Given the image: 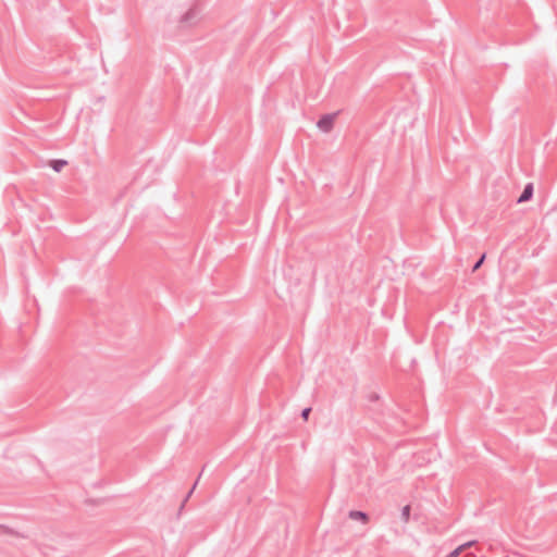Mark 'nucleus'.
<instances>
[{
	"label": "nucleus",
	"instance_id": "1",
	"mask_svg": "<svg viewBox=\"0 0 557 557\" xmlns=\"http://www.w3.org/2000/svg\"><path fill=\"white\" fill-rule=\"evenodd\" d=\"M200 14V9L198 8L197 4H194L191 5L187 12H185L181 18H180V23L183 25V26H190L193 24L196 23L198 16Z\"/></svg>",
	"mask_w": 557,
	"mask_h": 557
},
{
	"label": "nucleus",
	"instance_id": "2",
	"mask_svg": "<svg viewBox=\"0 0 557 557\" xmlns=\"http://www.w3.org/2000/svg\"><path fill=\"white\" fill-rule=\"evenodd\" d=\"M336 116V113H329V114H323L318 123H317V126L324 133H329L332 131L333 126H334V119Z\"/></svg>",
	"mask_w": 557,
	"mask_h": 557
},
{
	"label": "nucleus",
	"instance_id": "3",
	"mask_svg": "<svg viewBox=\"0 0 557 557\" xmlns=\"http://www.w3.org/2000/svg\"><path fill=\"white\" fill-rule=\"evenodd\" d=\"M533 193H534V187H533V184L532 183H528L522 193L520 194V196L518 197L517 199V202L518 203H523V202H528L532 199L533 197Z\"/></svg>",
	"mask_w": 557,
	"mask_h": 557
},
{
	"label": "nucleus",
	"instance_id": "4",
	"mask_svg": "<svg viewBox=\"0 0 557 557\" xmlns=\"http://www.w3.org/2000/svg\"><path fill=\"white\" fill-rule=\"evenodd\" d=\"M348 518L351 520L360 521L361 523L366 524L369 522V515L366 511L361 510H350L348 512Z\"/></svg>",
	"mask_w": 557,
	"mask_h": 557
},
{
	"label": "nucleus",
	"instance_id": "5",
	"mask_svg": "<svg viewBox=\"0 0 557 557\" xmlns=\"http://www.w3.org/2000/svg\"><path fill=\"white\" fill-rule=\"evenodd\" d=\"M0 531L3 533V534H8V535H12V536H16V537H21V539H26L27 535L24 534V533H21L8 525H3V524H0Z\"/></svg>",
	"mask_w": 557,
	"mask_h": 557
},
{
	"label": "nucleus",
	"instance_id": "6",
	"mask_svg": "<svg viewBox=\"0 0 557 557\" xmlns=\"http://www.w3.org/2000/svg\"><path fill=\"white\" fill-rule=\"evenodd\" d=\"M67 164V161L66 160H63V159H53L49 162V165L50 168L54 171V172H61L62 169Z\"/></svg>",
	"mask_w": 557,
	"mask_h": 557
},
{
	"label": "nucleus",
	"instance_id": "7",
	"mask_svg": "<svg viewBox=\"0 0 557 557\" xmlns=\"http://www.w3.org/2000/svg\"><path fill=\"white\" fill-rule=\"evenodd\" d=\"M470 545H472V542L460 545L457 548H455L453 552H450L446 557H458L460 555V553L462 552V549Z\"/></svg>",
	"mask_w": 557,
	"mask_h": 557
},
{
	"label": "nucleus",
	"instance_id": "8",
	"mask_svg": "<svg viewBox=\"0 0 557 557\" xmlns=\"http://www.w3.org/2000/svg\"><path fill=\"white\" fill-rule=\"evenodd\" d=\"M486 258V253H483L475 262L474 264L472 265V272H475L478 271L482 264L484 263V260Z\"/></svg>",
	"mask_w": 557,
	"mask_h": 557
},
{
	"label": "nucleus",
	"instance_id": "9",
	"mask_svg": "<svg viewBox=\"0 0 557 557\" xmlns=\"http://www.w3.org/2000/svg\"><path fill=\"white\" fill-rule=\"evenodd\" d=\"M410 510H411V508H410L409 505H406V506L403 507V509H401V519H403V521L408 522L409 517H410Z\"/></svg>",
	"mask_w": 557,
	"mask_h": 557
},
{
	"label": "nucleus",
	"instance_id": "10",
	"mask_svg": "<svg viewBox=\"0 0 557 557\" xmlns=\"http://www.w3.org/2000/svg\"><path fill=\"white\" fill-rule=\"evenodd\" d=\"M196 485H197V481L194 483L193 487L189 490V492L187 493V495L185 496L184 500L182 502V505L180 507V511L184 508L186 502L189 499V497L191 496L194 490L196 488Z\"/></svg>",
	"mask_w": 557,
	"mask_h": 557
},
{
	"label": "nucleus",
	"instance_id": "11",
	"mask_svg": "<svg viewBox=\"0 0 557 557\" xmlns=\"http://www.w3.org/2000/svg\"><path fill=\"white\" fill-rule=\"evenodd\" d=\"M311 410H312V409H311V407H306V408H304V409L301 410L300 417H301L305 421H307V420H308V418H309V414H310Z\"/></svg>",
	"mask_w": 557,
	"mask_h": 557
},
{
	"label": "nucleus",
	"instance_id": "12",
	"mask_svg": "<svg viewBox=\"0 0 557 557\" xmlns=\"http://www.w3.org/2000/svg\"><path fill=\"white\" fill-rule=\"evenodd\" d=\"M368 399L371 403L377 401L380 399V395L376 393H371L368 395Z\"/></svg>",
	"mask_w": 557,
	"mask_h": 557
},
{
	"label": "nucleus",
	"instance_id": "13",
	"mask_svg": "<svg viewBox=\"0 0 557 557\" xmlns=\"http://www.w3.org/2000/svg\"><path fill=\"white\" fill-rule=\"evenodd\" d=\"M200 476H202V473H199V476H197V481L200 480Z\"/></svg>",
	"mask_w": 557,
	"mask_h": 557
},
{
	"label": "nucleus",
	"instance_id": "14",
	"mask_svg": "<svg viewBox=\"0 0 557 557\" xmlns=\"http://www.w3.org/2000/svg\"><path fill=\"white\" fill-rule=\"evenodd\" d=\"M200 476H202V473H199V476H197V481L200 480Z\"/></svg>",
	"mask_w": 557,
	"mask_h": 557
}]
</instances>
